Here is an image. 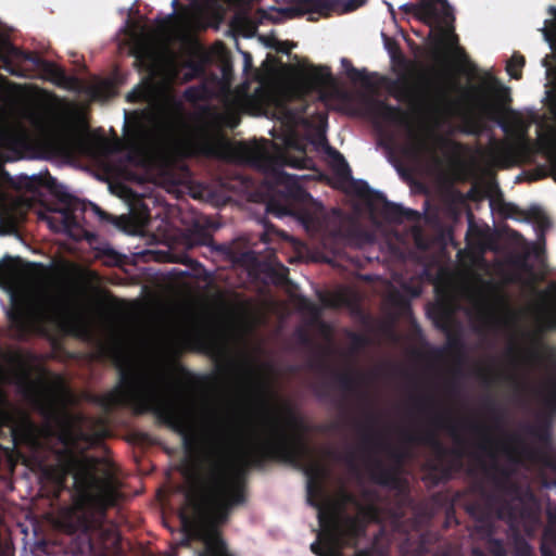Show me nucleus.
<instances>
[{"label":"nucleus","instance_id":"dca6fc26","mask_svg":"<svg viewBox=\"0 0 556 556\" xmlns=\"http://www.w3.org/2000/svg\"><path fill=\"white\" fill-rule=\"evenodd\" d=\"M375 114L384 122L406 126L409 128V135L412 138V143L408 148V152L412 155L420 156V155H431L435 154V148L432 147L428 140L418 134H416L409 124L408 114L403 111L400 106L391 105L383 101H378L374 105Z\"/></svg>","mask_w":556,"mask_h":556},{"label":"nucleus","instance_id":"9b49d317","mask_svg":"<svg viewBox=\"0 0 556 556\" xmlns=\"http://www.w3.org/2000/svg\"><path fill=\"white\" fill-rule=\"evenodd\" d=\"M214 123L201 121L190 125L179 121V131L170 128L167 134L168 144L181 156L218 157L224 149V140L216 134L219 115H214Z\"/></svg>","mask_w":556,"mask_h":556},{"label":"nucleus","instance_id":"680f3d73","mask_svg":"<svg viewBox=\"0 0 556 556\" xmlns=\"http://www.w3.org/2000/svg\"><path fill=\"white\" fill-rule=\"evenodd\" d=\"M315 394L319 399H326L328 396V392L326 390V384H320L315 388Z\"/></svg>","mask_w":556,"mask_h":556},{"label":"nucleus","instance_id":"f257e3e1","mask_svg":"<svg viewBox=\"0 0 556 556\" xmlns=\"http://www.w3.org/2000/svg\"><path fill=\"white\" fill-rule=\"evenodd\" d=\"M281 412L282 418H268L264 440L241 450L237 465L231 470L225 460L215 459L205 473L194 476L191 486L215 492L219 485L226 494L232 492L233 488H240L245 495L247 472L251 468H264L269 460H280L303 469L307 477L309 498L314 493L320 494L327 469L312 460V448L305 439L308 426L290 403L283 402Z\"/></svg>","mask_w":556,"mask_h":556},{"label":"nucleus","instance_id":"6e6d98bb","mask_svg":"<svg viewBox=\"0 0 556 556\" xmlns=\"http://www.w3.org/2000/svg\"><path fill=\"white\" fill-rule=\"evenodd\" d=\"M352 341H353V345L356 348V349H359V348H363L366 345L367 343V339L362 336V334H356L354 333L353 337H352Z\"/></svg>","mask_w":556,"mask_h":556},{"label":"nucleus","instance_id":"09e8293b","mask_svg":"<svg viewBox=\"0 0 556 556\" xmlns=\"http://www.w3.org/2000/svg\"><path fill=\"white\" fill-rule=\"evenodd\" d=\"M244 265H254L257 262V256L253 251H247L241 253L239 260Z\"/></svg>","mask_w":556,"mask_h":556},{"label":"nucleus","instance_id":"0e129e2a","mask_svg":"<svg viewBox=\"0 0 556 556\" xmlns=\"http://www.w3.org/2000/svg\"><path fill=\"white\" fill-rule=\"evenodd\" d=\"M549 110L552 114L556 117V93L551 98Z\"/></svg>","mask_w":556,"mask_h":556},{"label":"nucleus","instance_id":"6e6552de","mask_svg":"<svg viewBox=\"0 0 556 556\" xmlns=\"http://www.w3.org/2000/svg\"><path fill=\"white\" fill-rule=\"evenodd\" d=\"M468 427L481 437L477 450L492 459L490 466L483 464V470L493 485V491L486 496L489 503L497 507L498 517H516L529 490H525L518 482L513 481L510 470L497 463L495 453L497 442L490 434L489 428L479 422H469Z\"/></svg>","mask_w":556,"mask_h":556},{"label":"nucleus","instance_id":"603ef678","mask_svg":"<svg viewBox=\"0 0 556 556\" xmlns=\"http://www.w3.org/2000/svg\"><path fill=\"white\" fill-rule=\"evenodd\" d=\"M433 137V140L435 142V144L439 147V148H448L451 146H457L456 142L445 138V137H442V136H438V135H432Z\"/></svg>","mask_w":556,"mask_h":556},{"label":"nucleus","instance_id":"ea45409f","mask_svg":"<svg viewBox=\"0 0 556 556\" xmlns=\"http://www.w3.org/2000/svg\"><path fill=\"white\" fill-rule=\"evenodd\" d=\"M311 551L317 556H344L341 552L330 547L325 551L318 540L311 544Z\"/></svg>","mask_w":556,"mask_h":556},{"label":"nucleus","instance_id":"e433bc0d","mask_svg":"<svg viewBox=\"0 0 556 556\" xmlns=\"http://www.w3.org/2000/svg\"><path fill=\"white\" fill-rule=\"evenodd\" d=\"M513 553L514 556H534L533 548L523 538L515 540Z\"/></svg>","mask_w":556,"mask_h":556},{"label":"nucleus","instance_id":"f3484780","mask_svg":"<svg viewBox=\"0 0 556 556\" xmlns=\"http://www.w3.org/2000/svg\"><path fill=\"white\" fill-rule=\"evenodd\" d=\"M29 146L26 128L20 124L0 126V151L8 152L12 160L21 159Z\"/></svg>","mask_w":556,"mask_h":556},{"label":"nucleus","instance_id":"412c9836","mask_svg":"<svg viewBox=\"0 0 556 556\" xmlns=\"http://www.w3.org/2000/svg\"><path fill=\"white\" fill-rule=\"evenodd\" d=\"M304 80L312 89H320L332 83L330 67L325 65H312L304 75Z\"/></svg>","mask_w":556,"mask_h":556},{"label":"nucleus","instance_id":"49530a36","mask_svg":"<svg viewBox=\"0 0 556 556\" xmlns=\"http://www.w3.org/2000/svg\"><path fill=\"white\" fill-rule=\"evenodd\" d=\"M362 513L365 517H367L370 521L380 522V510L379 508L374 505H367L362 509Z\"/></svg>","mask_w":556,"mask_h":556},{"label":"nucleus","instance_id":"a18cd8bd","mask_svg":"<svg viewBox=\"0 0 556 556\" xmlns=\"http://www.w3.org/2000/svg\"><path fill=\"white\" fill-rule=\"evenodd\" d=\"M255 387L263 397L264 405L267 407L268 406L267 397L273 395V392L270 391L268 383L263 380L257 379L255 381Z\"/></svg>","mask_w":556,"mask_h":556},{"label":"nucleus","instance_id":"c85d7f7f","mask_svg":"<svg viewBox=\"0 0 556 556\" xmlns=\"http://www.w3.org/2000/svg\"><path fill=\"white\" fill-rule=\"evenodd\" d=\"M527 433L536 439L539 442L548 444L551 441V432L548 422L530 425L527 427Z\"/></svg>","mask_w":556,"mask_h":556},{"label":"nucleus","instance_id":"cd10ccee","mask_svg":"<svg viewBox=\"0 0 556 556\" xmlns=\"http://www.w3.org/2000/svg\"><path fill=\"white\" fill-rule=\"evenodd\" d=\"M181 67L188 70L184 75L186 81L197 79L205 72L204 64L201 61L191 59L184 61Z\"/></svg>","mask_w":556,"mask_h":556},{"label":"nucleus","instance_id":"f8f14e48","mask_svg":"<svg viewBox=\"0 0 556 556\" xmlns=\"http://www.w3.org/2000/svg\"><path fill=\"white\" fill-rule=\"evenodd\" d=\"M400 10L406 14H413L429 26L434 23L450 25L448 28H440L439 35L434 37V49L441 55L443 49H448L460 62H467L468 55L465 49L459 46V38L454 31L453 23L455 16L447 0H419L418 3H404Z\"/></svg>","mask_w":556,"mask_h":556},{"label":"nucleus","instance_id":"774afa93","mask_svg":"<svg viewBox=\"0 0 556 556\" xmlns=\"http://www.w3.org/2000/svg\"><path fill=\"white\" fill-rule=\"evenodd\" d=\"M424 551H425V547H424L422 543H420V544L417 546V548H416V553H415V555H414V556H422Z\"/></svg>","mask_w":556,"mask_h":556},{"label":"nucleus","instance_id":"72a5a7b5","mask_svg":"<svg viewBox=\"0 0 556 556\" xmlns=\"http://www.w3.org/2000/svg\"><path fill=\"white\" fill-rule=\"evenodd\" d=\"M496 303L505 312V317L500 318L496 316H493V320L496 325H508L509 323L514 321L515 319V313L509 308L508 303L504 295L497 294L496 295Z\"/></svg>","mask_w":556,"mask_h":556},{"label":"nucleus","instance_id":"a19ab883","mask_svg":"<svg viewBox=\"0 0 556 556\" xmlns=\"http://www.w3.org/2000/svg\"><path fill=\"white\" fill-rule=\"evenodd\" d=\"M483 406H484L485 410L492 416V418L495 421H501L502 415H501L500 408L494 399L486 397L483 401Z\"/></svg>","mask_w":556,"mask_h":556},{"label":"nucleus","instance_id":"e2e57ef3","mask_svg":"<svg viewBox=\"0 0 556 556\" xmlns=\"http://www.w3.org/2000/svg\"><path fill=\"white\" fill-rule=\"evenodd\" d=\"M343 460L350 466V467H354L355 466V453L354 452H349L344 455L343 457Z\"/></svg>","mask_w":556,"mask_h":556},{"label":"nucleus","instance_id":"423d86ee","mask_svg":"<svg viewBox=\"0 0 556 556\" xmlns=\"http://www.w3.org/2000/svg\"><path fill=\"white\" fill-rule=\"evenodd\" d=\"M215 490L191 486L186 501L192 514L181 510L179 517L187 535L204 543L205 548L199 556H232L219 528L229 520L235 507L245 503L247 495L240 488H233L229 494L218 486Z\"/></svg>","mask_w":556,"mask_h":556},{"label":"nucleus","instance_id":"bf43d9fd","mask_svg":"<svg viewBox=\"0 0 556 556\" xmlns=\"http://www.w3.org/2000/svg\"><path fill=\"white\" fill-rule=\"evenodd\" d=\"M41 414L48 420H51V419L55 418V412L50 406H42L41 407Z\"/></svg>","mask_w":556,"mask_h":556},{"label":"nucleus","instance_id":"c9c22d12","mask_svg":"<svg viewBox=\"0 0 556 556\" xmlns=\"http://www.w3.org/2000/svg\"><path fill=\"white\" fill-rule=\"evenodd\" d=\"M274 236L282 238L285 240L288 239L287 233L279 230L275 225H273L268 220H264V232L261 236V240L265 243H269L273 240Z\"/></svg>","mask_w":556,"mask_h":556},{"label":"nucleus","instance_id":"4c0bfd02","mask_svg":"<svg viewBox=\"0 0 556 556\" xmlns=\"http://www.w3.org/2000/svg\"><path fill=\"white\" fill-rule=\"evenodd\" d=\"M486 549L492 556H507L504 542L500 539H490L486 543Z\"/></svg>","mask_w":556,"mask_h":556},{"label":"nucleus","instance_id":"5fc2aeb1","mask_svg":"<svg viewBox=\"0 0 556 556\" xmlns=\"http://www.w3.org/2000/svg\"><path fill=\"white\" fill-rule=\"evenodd\" d=\"M545 404H546L547 408L551 409L552 412L556 410V383H555V389L549 394V396L546 399Z\"/></svg>","mask_w":556,"mask_h":556},{"label":"nucleus","instance_id":"39448f33","mask_svg":"<svg viewBox=\"0 0 556 556\" xmlns=\"http://www.w3.org/2000/svg\"><path fill=\"white\" fill-rule=\"evenodd\" d=\"M40 187H46L56 199L59 207L51 210L60 217H43L53 231L71 232L80 228L79 218L83 217L87 203L71 194L48 170L42 175L11 176L8 172L0 173V202L8 214L16 217L24 216L33 208L40 195Z\"/></svg>","mask_w":556,"mask_h":556},{"label":"nucleus","instance_id":"8fccbe9b","mask_svg":"<svg viewBox=\"0 0 556 556\" xmlns=\"http://www.w3.org/2000/svg\"><path fill=\"white\" fill-rule=\"evenodd\" d=\"M102 255L105 256L111 264H117L121 261V254L112 248H105L102 250Z\"/></svg>","mask_w":556,"mask_h":556},{"label":"nucleus","instance_id":"aec40b11","mask_svg":"<svg viewBox=\"0 0 556 556\" xmlns=\"http://www.w3.org/2000/svg\"><path fill=\"white\" fill-rule=\"evenodd\" d=\"M332 377L334 378L338 387L343 392L349 394H355L361 397L366 396V394L361 390V387L364 381L363 375L351 371H332Z\"/></svg>","mask_w":556,"mask_h":556},{"label":"nucleus","instance_id":"a878e982","mask_svg":"<svg viewBox=\"0 0 556 556\" xmlns=\"http://www.w3.org/2000/svg\"><path fill=\"white\" fill-rule=\"evenodd\" d=\"M342 66L345 70V74L352 83H359L363 86L368 87L370 85V75L366 71V68H356L353 66L352 62L348 59H342Z\"/></svg>","mask_w":556,"mask_h":556},{"label":"nucleus","instance_id":"3c124183","mask_svg":"<svg viewBox=\"0 0 556 556\" xmlns=\"http://www.w3.org/2000/svg\"><path fill=\"white\" fill-rule=\"evenodd\" d=\"M478 376L480 377L485 387H490L495 380V376L485 369H479Z\"/></svg>","mask_w":556,"mask_h":556},{"label":"nucleus","instance_id":"7c9ffc66","mask_svg":"<svg viewBox=\"0 0 556 556\" xmlns=\"http://www.w3.org/2000/svg\"><path fill=\"white\" fill-rule=\"evenodd\" d=\"M267 276L277 286H285L289 282V269L281 264L277 267H269Z\"/></svg>","mask_w":556,"mask_h":556},{"label":"nucleus","instance_id":"2eb2a0df","mask_svg":"<svg viewBox=\"0 0 556 556\" xmlns=\"http://www.w3.org/2000/svg\"><path fill=\"white\" fill-rule=\"evenodd\" d=\"M357 194L367 202L370 208L379 211L381 217L389 223L401 224L405 220H415L419 215L417 211L389 201L382 192L371 189L367 182H362Z\"/></svg>","mask_w":556,"mask_h":556},{"label":"nucleus","instance_id":"4d7b16f0","mask_svg":"<svg viewBox=\"0 0 556 556\" xmlns=\"http://www.w3.org/2000/svg\"><path fill=\"white\" fill-rule=\"evenodd\" d=\"M88 204L92 207L93 212L100 217V219H102V220L111 219V216L106 212L101 210L98 205H96L91 202H89Z\"/></svg>","mask_w":556,"mask_h":556},{"label":"nucleus","instance_id":"bb28decb","mask_svg":"<svg viewBox=\"0 0 556 556\" xmlns=\"http://www.w3.org/2000/svg\"><path fill=\"white\" fill-rule=\"evenodd\" d=\"M287 144L289 147L294 148L295 150L300 151L302 155L298 157V156H290V155L286 154L282 156L283 164L291 166V167H295V168H305L306 163L309 160L305 156L304 148L293 139L288 140Z\"/></svg>","mask_w":556,"mask_h":556},{"label":"nucleus","instance_id":"20e7f679","mask_svg":"<svg viewBox=\"0 0 556 556\" xmlns=\"http://www.w3.org/2000/svg\"><path fill=\"white\" fill-rule=\"evenodd\" d=\"M98 464L96 457L70 455L64 465L65 472L73 475L78 491L70 519L73 530L79 531L81 536L71 542L63 556H92L90 534L102 528L108 509L116 504V491L97 475Z\"/></svg>","mask_w":556,"mask_h":556},{"label":"nucleus","instance_id":"5701e85b","mask_svg":"<svg viewBox=\"0 0 556 556\" xmlns=\"http://www.w3.org/2000/svg\"><path fill=\"white\" fill-rule=\"evenodd\" d=\"M3 358L9 365L26 376L35 357L31 353L23 350H10L4 353Z\"/></svg>","mask_w":556,"mask_h":556},{"label":"nucleus","instance_id":"f03ea898","mask_svg":"<svg viewBox=\"0 0 556 556\" xmlns=\"http://www.w3.org/2000/svg\"><path fill=\"white\" fill-rule=\"evenodd\" d=\"M172 380L166 374L152 377L135 368H121L117 386L104 394L101 404L106 410L128 407L137 416L151 413L182 439L188 454L199 450L200 434L195 408L180 395L168 396Z\"/></svg>","mask_w":556,"mask_h":556},{"label":"nucleus","instance_id":"f704fd0d","mask_svg":"<svg viewBox=\"0 0 556 556\" xmlns=\"http://www.w3.org/2000/svg\"><path fill=\"white\" fill-rule=\"evenodd\" d=\"M327 307L340 308L350 305V299L344 292H336L323 299Z\"/></svg>","mask_w":556,"mask_h":556},{"label":"nucleus","instance_id":"c03bdc74","mask_svg":"<svg viewBox=\"0 0 556 556\" xmlns=\"http://www.w3.org/2000/svg\"><path fill=\"white\" fill-rule=\"evenodd\" d=\"M510 264L525 271L531 270V265L528 263V254L515 255L510 258Z\"/></svg>","mask_w":556,"mask_h":556},{"label":"nucleus","instance_id":"1a4fd4ad","mask_svg":"<svg viewBox=\"0 0 556 556\" xmlns=\"http://www.w3.org/2000/svg\"><path fill=\"white\" fill-rule=\"evenodd\" d=\"M377 416L369 412L366 415L364 424L359 425L361 448L368 453L367 471L370 480L381 486L402 492L403 481L392 467H388L377 453L387 451L392 459L401 464L406 457V452L400 448H393L384 440L382 434L376 430Z\"/></svg>","mask_w":556,"mask_h":556},{"label":"nucleus","instance_id":"338daca9","mask_svg":"<svg viewBox=\"0 0 556 556\" xmlns=\"http://www.w3.org/2000/svg\"><path fill=\"white\" fill-rule=\"evenodd\" d=\"M393 523H394L395 529L400 530V528H401V516L395 515Z\"/></svg>","mask_w":556,"mask_h":556},{"label":"nucleus","instance_id":"2f4dec72","mask_svg":"<svg viewBox=\"0 0 556 556\" xmlns=\"http://www.w3.org/2000/svg\"><path fill=\"white\" fill-rule=\"evenodd\" d=\"M526 60L525 56L518 53H515L510 60L507 62V73L514 79H520L522 76L521 68L525 66Z\"/></svg>","mask_w":556,"mask_h":556},{"label":"nucleus","instance_id":"7ed1b4c3","mask_svg":"<svg viewBox=\"0 0 556 556\" xmlns=\"http://www.w3.org/2000/svg\"><path fill=\"white\" fill-rule=\"evenodd\" d=\"M490 84L471 86L464 89L462 102L450 101L448 89L444 84L427 77H421L420 84H412L407 77L392 80L389 86L390 94L401 102L407 103L416 110H438L447 106L462 122V131L466 135L479 136L485 127V122H496L504 131H508V124L502 121V106L492 101L486 91L503 90L505 88L497 78L489 75Z\"/></svg>","mask_w":556,"mask_h":556},{"label":"nucleus","instance_id":"58836bf2","mask_svg":"<svg viewBox=\"0 0 556 556\" xmlns=\"http://www.w3.org/2000/svg\"><path fill=\"white\" fill-rule=\"evenodd\" d=\"M204 92H205L204 86H200V87L191 86L185 90L184 97L189 102H197V101L203 99Z\"/></svg>","mask_w":556,"mask_h":556},{"label":"nucleus","instance_id":"37998d69","mask_svg":"<svg viewBox=\"0 0 556 556\" xmlns=\"http://www.w3.org/2000/svg\"><path fill=\"white\" fill-rule=\"evenodd\" d=\"M501 213L506 218H513L516 215H522L523 211L514 203L503 202V204L501 205Z\"/></svg>","mask_w":556,"mask_h":556},{"label":"nucleus","instance_id":"13d9d810","mask_svg":"<svg viewBox=\"0 0 556 556\" xmlns=\"http://www.w3.org/2000/svg\"><path fill=\"white\" fill-rule=\"evenodd\" d=\"M447 345L450 349L455 351H460L463 349V343L459 338L450 337L447 341Z\"/></svg>","mask_w":556,"mask_h":556},{"label":"nucleus","instance_id":"a211bd4d","mask_svg":"<svg viewBox=\"0 0 556 556\" xmlns=\"http://www.w3.org/2000/svg\"><path fill=\"white\" fill-rule=\"evenodd\" d=\"M147 119L146 112H134L132 121L126 128V141L134 151H143L151 142L152 132Z\"/></svg>","mask_w":556,"mask_h":556},{"label":"nucleus","instance_id":"79ce46f5","mask_svg":"<svg viewBox=\"0 0 556 556\" xmlns=\"http://www.w3.org/2000/svg\"><path fill=\"white\" fill-rule=\"evenodd\" d=\"M302 2L306 5V10L311 12L323 13L329 9V4L325 0H302Z\"/></svg>","mask_w":556,"mask_h":556},{"label":"nucleus","instance_id":"393cba45","mask_svg":"<svg viewBox=\"0 0 556 556\" xmlns=\"http://www.w3.org/2000/svg\"><path fill=\"white\" fill-rule=\"evenodd\" d=\"M523 219L535 223L544 231L551 227V219L545 212L538 205L530 206L522 213Z\"/></svg>","mask_w":556,"mask_h":556},{"label":"nucleus","instance_id":"69168bd1","mask_svg":"<svg viewBox=\"0 0 556 556\" xmlns=\"http://www.w3.org/2000/svg\"><path fill=\"white\" fill-rule=\"evenodd\" d=\"M441 475H442V480H448V478L451 477V471L448 468H443L441 470Z\"/></svg>","mask_w":556,"mask_h":556},{"label":"nucleus","instance_id":"4be33fe9","mask_svg":"<svg viewBox=\"0 0 556 556\" xmlns=\"http://www.w3.org/2000/svg\"><path fill=\"white\" fill-rule=\"evenodd\" d=\"M549 527L544 530L540 551L542 556H556V509L548 513Z\"/></svg>","mask_w":556,"mask_h":556},{"label":"nucleus","instance_id":"ddd939ff","mask_svg":"<svg viewBox=\"0 0 556 556\" xmlns=\"http://www.w3.org/2000/svg\"><path fill=\"white\" fill-rule=\"evenodd\" d=\"M269 189L277 193L279 199L270 198L266 211L277 217L294 215L293 205H305L311 194L301 186L299 178L280 169H274L269 177Z\"/></svg>","mask_w":556,"mask_h":556},{"label":"nucleus","instance_id":"4468645a","mask_svg":"<svg viewBox=\"0 0 556 556\" xmlns=\"http://www.w3.org/2000/svg\"><path fill=\"white\" fill-rule=\"evenodd\" d=\"M324 493L321 485L320 494L314 493L307 501L309 505L318 508V522L323 533L327 536L328 544L336 541L356 542L365 534L366 525L364 520L356 516H341L332 509H325L320 507V498Z\"/></svg>","mask_w":556,"mask_h":556},{"label":"nucleus","instance_id":"473e14b6","mask_svg":"<svg viewBox=\"0 0 556 556\" xmlns=\"http://www.w3.org/2000/svg\"><path fill=\"white\" fill-rule=\"evenodd\" d=\"M17 257L5 255L0 260V280L11 278L16 273Z\"/></svg>","mask_w":556,"mask_h":556},{"label":"nucleus","instance_id":"864d4df0","mask_svg":"<svg viewBox=\"0 0 556 556\" xmlns=\"http://www.w3.org/2000/svg\"><path fill=\"white\" fill-rule=\"evenodd\" d=\"M365 3V0H348L344 5L345 12H352L361 8Z\"/></svg>","mask_w":556,"mask_h":556},{"label":"nucleus","instance_id":"052dcab7","mask_svg":"<svg viewBox=\"0 0 556 556\" xmlns=\"http://www.w3.org/2000/svg\"><path fill=\"white\" fill-rule=\"evenodd\" d=\"M353 556H377L375 548L358 549Z\"/></svg>","mask_w":556,"mask_h":556},{"label":"nucleus","instance_id":"6ab92c4d","mask_svg":"<svg viewBox=\"0 0 556 556\" xmlns=\"http://www.w3.org/2000/svg\"><path fill=\"white\" fill-rule=\"evenodd\" d=\"M10 58L29 62L38 70L41 67V63L45 62V59L35 52L21 50L7 40H0V59L9 64Z\"/></svg>","mask_w":556,"mask_h":556},{"label":"nucleus","instance_id":"0eeeda50","mask_svg":"<svg viewBox=\"0 0 556 556\" xmlns=\"http://www.w3.org/2000/svg\"><path fill=\"white\" fill-rule=\"evenodd\" d=\"M8 319L14 337L23 340L47 325H78L80 315L68 294L42 291L35 298L12 296Z\"/></svg>","mask_w":556,"mask_h":556},{"label":"nucleus","instance_id":"b1692460","mask_svg":"<svg viewBox=\"0 0 556 556\" xmlns=\"http://www.w3.org/2000/svg\"><path fill=\"white\" fill-rule=\"evenodd\" d=\"M39 70L49 81L59 87H65L70 83V77L66 75L64 68L51 61L45 60Z\"/></svg>","mask_w":556,"mask_h":556},{"label":"nucleus","instance_id":"de8ad7c7","mask_svg":"<svg viewBox=\"0 0 556 556\" xmlns=\"http://www.w3.org/2000/svg\"><path fill=\"white\" fill-rule=\"evenodd\" d=\"M386 48L388 52L390 53L392 59H395L397 55H401V48L399 43L391 38L386 37Z\"/></svg>","mask_w":556,"mask_h":556},{"label":"nucleus","instance_id":"9d476101","mask_svg":"<svg viewBox=\"0 0 556 556\" xmlns=\"http://www.w3.org/2000/svg\"><path fill=\"white\" fill-rule=\"evenodd\" d=\"M415 407L424 414H429V422L434 428L422 429L417 432L404 431L403 439L407 443L422 444L431 447L439 456L446 454V448L439 440L435 430H446L453 438L455 447L451 451L458 458L465 455L467 441L459 433L458 422L452 417L448 410L437 409V400L432 395H422L414 399Z\"/></svg>","mask_w":556,"mask_h":556},{"label":"nucleus","instance_id":"c756f323","mask_svg":"<svg viewBox=\"0 0 556 556\" xmlns=\"http://www.w3.org/2000/svg\"><path fill=\"white\" fill-rule=\"evenodd\" d=\"M508 440L511 443L518 444L519 447L511 446V445H508V444H504L503 445V451L506 452L507 454H509V455H513V454L514 455H525V456H531L533 454V451L525 445L522 439L519 435L513 434V435H510L508 438Z\"/></svg>","mask_w":556,"mask_h":556}]
</instances>
